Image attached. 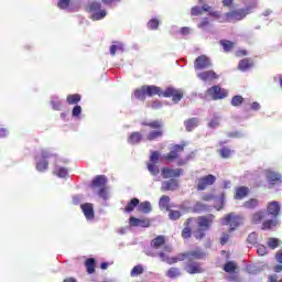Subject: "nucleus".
<instances>
[{
  "mask_svg": "<svg viewBox=\"0 0 282 282\" xmlns=\"http://www.w3.org/2000/svg\"><path fill=\"white\" fill-rule=\"evenodd\" d=\"M164 250L165 252L162 251L160 253L161 260L165 263H169L170 265H173V263H177V261H186V259L187 261H193L195 259H204V257H206V253H204V251L196 249L185 254H178L177 257L169 258V254L166 253L171 252L173 248L171 246H165Z\"/></svg>",
  "mask_w": 282,
  "mask_h": 282,
  "instance_id": "obj_1",
  "label": "nucleus"
},
{
  "mask_svg": "<svg viewBox=\"0 0 282 282\" xmlns=\"http://www.w3.org/2000/svg\"><path fill=\"white\" fill-rule=\"evenodd\" d=\"M147 96H163V98H171L173 102L177 104L182 98H184V93L180 89L173 87L166 88L165 91H162L161 87L158 86H145Z\"/></svg>",
  "mask_w": 282,
  "mask_h": 282,
  "instance_id": "obj_2",
  "label": "nucleus"
},
{
  "mask_svg": "<svg viewBox=\"0 0 282 282\" xmlns=\"http://www.w3.org/2000/svg\"><path fill=\"white\" fill-rule=\"evenodd\" d=\"M195 221L197 226L199 227L198 230L194 231L195 239H204L206 237L205 230H210V226H213V223L215 221V215L209 214L206 216H200L196 219L189 218L187 219V226H191Z\"/></svg>",
  "mask_w": 282,
  "mask_h": 282,
  "instance_id": "obj_3",
  "label": "nucleus"
},
{
  "mask_svg": "<svg viewBox=\"0 0 282 282\" xmlns=\"http://www.w3.org/2000/svg\"><path fill=\"white\" fill-rule=\"evenodd\" d=\"M221 226H229V232H232L243 224V218L235 213L227 214L220 219Z\"/></svg>",
  "mask_w": 282,
  "mask_h": 282,
  "instance_id": "obj_4",
  "label": "nucleus"
},
{
  "mask_svg": "<svg viewBox=\"0 0 282 282\" xmlns=\"http://www.w3.org/2000/svg\"><path fill=\"white\" fill-rule=\"evenodd\" d=\"M86 10L89 12L93 21H101V19L107 17V10L102 9L100 2H91L87 6Z\"/></svg>",
  "mask_w": 282,
  "mask_h": 282,
  "instance_id": "obj_5",
  "label": "nucleus"
},
{
  "mask_svg": "<svg viewBox=\"0 0 282 282\" xmlns=\"http://www.w3.org/2000/svg\"><path fill=\"white\" fill-rule=\"evenodd\" d=\"M250 14V7H247L246 9H239L236 11L227 12L225 14V21L228 23H237V21H242V19H246Z\"/></svg>",
  "mask_w": 282,
  "mask_h": 282,
  "instance_id": "obj_6",
  "label": "nucleus"
},
{
  "mask_svg": "<svg viewBox=\"0 0 282 282\" xmlns=\"http://www.w3.org/2000/svg\"><path fill=\"white\" fill-rule=\"evenodd\" d=\"M50 158H54V154H52L47 150H43L41 154L36 156L37 171L40 172L47 171V166H48L47 160H50Z\"/></svg>",
  "mask_w": 282,
  "mask_h": 282,
  "instance_id": "obj_7",
  "label": "nucleus"
},
{
  "mask_svg": "<svg viewBox=\"0 0 282 282\" xmlns=\"http://www.w3.org/2000/svg\"><path fill=\"white\" fill-rule=\"evenodd\" d=\"M226 96H228V90L219 86H213L206 93V97L212 98V100H221L226 98Z\"/></svg>",
  "mask_w": 282,
  "mask_h": 282,
  "instance_id": "obj_8",
  "label": "nucleus"
},
{
  "mask_svg": "<svg viewBox=\"0 0 282 282\" xmlns=\"http://www.w3.org/2000/svg\"><path fill=\"white\" fill-rule=\"evenodd\" d=\"M161 155L160 152L154 151L152 152L150 156V163H148V170L151 173V175H159L160 174V167L156 166L158 162H160Z\"/></svg>",
  "mask_w": 282,
  "mask_h": 282,
  "instance_id": "obj_9",
  "label": "nucleus"
},
{
  "mask_svg": "<svg viewBox=\"0 0 282 282\" xmlns=\"http://www.w3.org/2000/svg\"><path fill=\"white\" fill-rule=\"evenodd\" d=\"M203 10H204V12H209V17H214L215 19H219V12L213 11V8L208 4H204L203 8L193 7L191 12H192L193 17H197L202 13Z\"/></svg>",
  "mask_w": 282,
  "mask_h": 282,
  "instance_id": "obj_10",
  "label": "nucleus"
},
{
  "mask_svg": "<svg viewBox=\"0 0 282 282\" xmlns=\"http://www.w3.org/2000/svg\"><path fill=\"white\" fill-rule=\"evenodd\" d=\"M181 175H184L183 169L164 167L162 170V176L164 177V180H171V177H180Z\"/></svg>",
  "mask_w": 282,
  "mask_h": 282,
  "instance_id": "obj_11",
  "label": "nucleus"
},
{
  "mask_svg": "<svg viewBox=\"0 0 282 282\" xmlns=\"http://www.w3.org/2000/svg\"><path fill=\"white\" fill-rule=\"evenodd\" d=\"M216 180L217 178L213 174L199 178L197 183L198 191H205L207 186H212V184H215Z\"/></svg>",
  "mask_w": 282,
  "mask_h": 282,
  "instance_id": "obj_12",
  "label": "nucleus"
},
{
  "mask_svg": "<svg viewBox=\"0 0 282 282\" xmlns=\"http://www.w3.org/2000/svg\"><path fill=\"white\" fill-rule=\"evenodd\" d=\"M129 224L134 228H149V226H151V220L149 218H135L132 216L130 217Z\"/></svg>",
  "mask_w": 282,
  "mask_h": 282,
  "instance_id": "obj_13",
  "label": "nucleus"
},
{
  "mask_svg": "<svg viewBox=\"0 0 282 282\" xmlns=\"http://www.w3.org/2000/svg\"><path fill=\"white\" fill-rule=\"evenodd\" d=\"M210 59L205 55L198 56L194 62L195 69H206L207 67H210Z\"/></svg>",
  "mask_w": 282,
  "mask_h": 282,
  "instance_id": "obj_14",
  "label": "nucleus"
},
{
  "mask_svg": "<svg viewBox=\"0 0 282 282\" xmlns=\"http://www.w3.org/2000/svg\"><path fill=\"white\" fill-rule=\"evenodd\" d=\"M185 270L188 274H202V272H204V269L197 262L188 263Z\"/></svg>",
  "mask_w": 282,
  "mask_h": 282,
  "instance_id": "obj_15",
  "label": "nucleus"
},
{
  "mask_svg": "<svg viewBox=\"0 0 282 282\" xmlns=\"http://www.w3.org/2000/svg\"><path fill=\"white\" fill-rule=\"evenodd\" d=\"M86 219L88 221H91V219H94V205H91L90 203H86V204H83L80 206Z\"/></svg>",
  "mask_w": 282,
  "mask_h": 282,
  "instance_id": "obj_16",
  "label": "nucleus"
},
{
  "mask_svg": "<svg viewBox=\"0 0 282 282\" xmlns=\"http://www.w3.org/2000/svg\"><path fill=\"white\" fill-rule=\"evenodd\" d=\"M197 77L200 80H204L205 83H208L210 80H215V79L218 78L217 74L213 70H206V72H203V73H198Z\"/></svg>",
  "mask_w": 282,
  "mask_h": 282,
  "instance_id": "obj_17",
  "label": "nucleus"
},
{
  "mask_svg": "<svg viewBox=\"0 0 282 282\" xmlns=\"http://www.w3.org/2000/svg\"><path fill=\"white\" fill-rule=\"evenodd\" d=\"M184 151V145H174L171 152L165 156L166 160H177L180 158V153Z\"/></svg>",
  "mask_w": 282,
  "mask_h": 282,
  "instance_id": "obj_18",
  "label": "nucleus"
},
{
  "mask_svg": "<svg viewBox=\"0 0 282 282\" xmlns=\"http://www.w3.org/2000/svg\"><path fill=\"white\" fill-rule=\"evenodd\" d=\"M180 186V183H177V180H170L164 181L162 183V191H177V187Z\"/></svg>",
  "mask_w": 282,
  "mask_h": 282,
  "instance_id": "obj_19",
  "label": "nucleus"
},
{
  "mask_svg": "<svg viewBox=\"0 0 282 282\" xmlns=\"http://www.w3.org/2000/svg\"><path fill=\"white\" fill-rule=\"evenodd\" d=\"M281 210V205L279 204V202H271L268 205V213L269 215H272L273 217H278L279 213Z\"/></svg>",
  "mask_w": 282,
  "mask_h": 282,
  "instance_id": "obj_20",
  "label": "nucleus"
},
{
  "mask_svg": "<svg viewBox=\"0 0 282 282\" xmlns=\"http://www.w3.org/2000/svg\"><path fill=\"white\" fill-rule=\"evenodd\" d=\"M265 175L269 184H279V182H281V175L276 174V172L268 170L265 172Z\"/></svg>",
  "mask_w": 282,
  "mask_h": 282,
  "instance_id": "obj_21",
  "label": "nucleus"
},
{
  "mask_svg": "<svg viewBox=\"0 0 282 282\" xmlns=\"http://www.w3.org/2000/svg\"><path fill=\"white\" fill-rule=\"evenodd\" d=\"M106 184H107V177H105V175H98L93 181V186L95 188H102V186H105Z\"/></svg>",
  "mask_w": 282,
  "mask_h": 282,
  "instance_id": "obj_22",
  "label": "nucleus"
},
{
  "mask_svg": "<svg viewBox=\"0 0 282 282\" xmlns=\"http://www.w3.org/2000/svg\"><path fill=\"white\" fill-rule=\"evenodd\" d=\"M248 193H250V189L248 187L241 186L236 189V199H243V197H248Z\"/></svg>",
  "mask_w": 282,
  "mask_h": 282,
  "instance_id": "obj_23",
  "label": "nucleus"
},
{
  "mask_svg": "<svg viewBox=\"0 0 282 282\" xmlns=\"http://www.w3.org/2000/svg\"><path fill=\"white\" fill-rule=\"evenodd\" d=\"M171 203V197L163 195L160 198L159 206L161 210H169V204Z\"/></svg>",
  "mask_w": 282,
  "mask_h": 282,
  "instance_id": "obj_24",
  "label": "nucleus"
},
{
  "mask_svg": "<svg viewBox=\"0 0 282 282\" xmlns=\"http://www.w3.org/2000/svg\"><path fill=\"white\" fill-rule=\"evenodd\" d=\"M265 215H268L265 212H258L253 214L251 218L252 224H261V221L265 219Z\"/></svg>",
  "mask_w": 282,
  "mask_h": 282,
  "instance_id": "obj_25",
  "label": "nucleus"
},
{
  "mask_svg": "<svg viewBox=\"0 0 282 282\" xmlns=\"http://www.w3.org/2000/svg\"><path fill=\"white\" fill-rule=\"evenodd\" d=\"M166 276L169 279H177V276H182V271L178 268H171L167 270Z\"/></svg>",
  "mask_w": 282,
  "mask_h": 282,
  "instance_id": "obj_26",
  "label": "nucleus"
},
{
  "mask_svg": "<svg viewBox=\"0 0 282 282\" xmlns=\"http://www.w3.org/2000/svg\"><path fill=\"white\" fill-rule=\"evenodd\" d=\"M142 140V134L140 132H133L130 134L128 142L129 144H138Z\"/></svg>",
  "mask_w": 282,
  "mask_h": 282,
  "instance_id": "obj_27",
  "label": "nucleus"
},
{
  "mask_svg": "<svg viewBox=\"0 0 282 282\" xmlns=\"http://www.w3.org/2000/svg\"><path fill=\"white\" fill-rule=\"evenodd\" d=\"M86 268H87L88 274H94L96 272V270H95L96 260H94V259L86 260Z\"/></svg>",
  "mask_w": 282,
  "mask_h": 282,
  "instance_id": "obj_28",
  "label": "nucleus"
},
{
  "mask_svg": "<svg viewBox=\"0 0 282 282\" xmlns=\"http://www.w3.org/2000/svg\"><path fill=\"white\" fill-rule=\"evenodd\" d=\"M163 132L162 130H154L149 132V134L147 135V140L153 141V140H158V138H162Z\"/></svg>",
  "mask_w": 282,
  "mask_h": 282,
  "instance_id": "obj_29",
  "label": "nucleus"
},
{
  "mask_svg": "<svg viewBox=\"0 0 282 282\" xmlns=\"http://www.w3.org/2000/svg\"><path fill=\"white\" fill-rule=\"evenodd\" d=\"M238 67L241 72H246V69H250V67H252V62L246 58L241 59Z\"/></svg>",
  "mask_w": 282,
  "mask_h": 282,
  "instance_id": "obj_30",
  "label": "nucleus"
},
{
  "mask_svg": "<svg viewBox=\"0 0 282 282\" xmlns=\"http://www.w3.org/2000/svg\"><path fill=\"white\" fill-rule=\"evenodd\" d=\"M151 246L153 248H162L164 246V236H159L154 240H152Z\"/></svg>",
  "mask_w": 282,
  "mask_h": 282,
  "instance_id": "obj_31",
  "label": "nucleus"
},
{
  "mask_svg": "<svg viewBox=\"0 0 282 282\" xmlns=\"http://www.w3.org/2000/svg\"><path fill=\"white\" fill-rule=\"evenodd\" d=\"M134 97L138 98L139 100H144V98L147 97L145 86L141 87L140 89H137L134 91Z\"/></svg>",
  "mask_w": 282,
  "mask_h": 282,
  "instance_id": "obj_32",
  "label": "nucleus"
},
{
  "mask_svg": "<svg viewBox=\"0 0 282 282\" xmlns=\"http://www.w3.org/2000/svg\"><path fill=\"white\" fill-rule=\"evenodd\" d=\"M138 204H140V200L138 198H132L124 208L126 213H132L133 208H135Z\"/></svg>",
  "mask_w": 282,
  "mask_h": 282,
  "instance_id": "obj_33",
  "label": "nucleus"
},
{
  "mask_svg": "<svg viewBox=\"0 0 282 282\" xmlns=\"http://www.w3.org/2000/svg\"><path fill=\"white\" fill-rule=\"evenodd\" d=\"M197 124H199V121L195 118L185 121V127L188 131H193V129H195V127H197Z\"/></svg>",
  "mask_w": 282,
  "mask_h": 282,
  "instance_id": "obj_34",
  "label": "nucleus"
},
{
  "mask_svg": "<svg viewBox=\"0 0 282 282\" xmlns=\"http://www.w3.org/2000/svg\"><path fill=\"white\" fill-rule=\"evenodd\" d=\"M193 210H194V213H204V212L208 210V206L204 205L202 202H197L194 205Z\"/></svg>",
  "mask_w": 282,
  "mask_h": 282,
  "instance_id": "obj_35",
  "label": "nucleus"
},
{
  "mask_svg": "<svg viewBox=\"0 0 282 282\" xmlns=\"http://www.w3.org/2000/svg\"><path fill=\"white\" fill-rule=\"evenodd\" d=\"M139 210L141 213H151V203L150 202H143L139 205Z\"/></svg>",
  "mask_w": 282,
  "mask_h": 282,
  "instance_id": "obj_36",
  "label": "nucleus"
},
{
  "mask_svg": "<svg viewBox=\"0 0 282 282\" xmlns=\"http://www.w3.org/2000/svg\"><path fill=\"white\" fill-rule=\"evenodd\" d=\"M272 228H276L275 220H267L262 224V230H272Z\"/></svg>",
  "mask_w": 282,
  "mask_h": 282,
  "instance_id": "obj_37",
  "label": "nucleus"
},
{
  "mask_svg": "<svg viewBox=\"0 0 282 282\" xmlns=\"http://www.w3.org/2000/svg\"><path fill=\"white\" fill-rule=\"evenodd\" d=\"M67 102L68 105H77V102H80V95L78 94L69 95L67 97Z\"/></svg>",
  "mask_w": 282,
  "mask_h": 282,
  "instance_id": "obj_38",
  "label": "nucleus"
},
{
  "mask_svg": "<svg viewBox=\"0 0 282 282\" xmlns=\"http://www.w3.org/2000/svg\"><path fill=\"white\" fill-rule=\"evenodd\" d=\"M123 46L121 43H117L110 46V54L111 56H116V52H123Z\"/></svg>",
  "mask_w": 282,
  "mask_h": 282,
  "instance_id": "obj_39",
  "label": "nucleus"
},
{
  "mask_svg": "<svg viewBox=\"0 0 282 282\" xmlns=\"http://www.w3.org/2000/svg\"><path fill=\"white\" fill-rule=\"evenodd\" d=\"M279 243H281V240H279L278 238H269L268 240V246L272 250L279 248Z\"/></svg>",
  "mask_w": 282,
  "mask_h": 282,
  "instance_id": "obj_40",
  "label": "nucleus"
},
{
  "mask_svg": "<svg viewBox=\"0 0 282 282\" xmlns=\"http://www.w3.org/2000/svg\"><path fill=\"white\" fill-rule=\"evenodd\" d=\"M53 173L54 175H57V177H67V169L65 167H56Z\"/></svg>",
  "mask_w": 282,
  "mask_h": 282,
  "instance_id": "obj_41",
  "label": "nucleus"
},
{
  "mask_svg": "<svg viewBox=\"0 0 282 282\" xmlns=\"http://www.w3.org/2000/svg\"><path fill=\"white\" fill-rule=\"evenodd\" d=\"M231 105L232 107H239L240 105H243V97L239 95L232 97Z\"/></svg>",
  "mask_w": 282,
  "mask_h": 282,
  "instance_id": "obj_42",
  "label": "nucleus"
},
{
  "mask_svg": "<svg viewBox=\"0 0 282 282\" xmlns=\"http://www.w3.org/2000/svg\"><path fill=\"white\" fill-rule=\"evenodd\" d=\"M220 45H223L225 52H230L235 44L228 40H223L220 41Z\"/></svg>",
  "mask_w": 282,
  "mask_h": 282,
  "instance_id": "obj_43",
  "label": "nucleus"
},
{
  "mask_svg": "<svg viewBox=\"0 0 282 282\" xmlns=\"http://www.w3.org/2000/svg\"><path fill=\"white\" fill-rule=\"evenodd\" d=\"M225 272H235L237 270V264L232 261L227 262L224 268Z\"/></svg>",
  "mask_w": 282,
  "mask_h": 282,
  "instance_id": "obj_44",
  "label": "nucleus"
},
{
  "mask_svg": "<svg viewBox=\"0 0 282 282\" xmlns=\"http://www.w3.org/2000/svg\"><path fill=\"white\" fill-rule=\"evenodd\" d=\"M258 204H259V202L257 199L251 198L250 200L246 202L243 206H245V208L251 209V208H257Z\"/></svg>",
  "mask_w": 282,
  "mask_h": 282,
  "instance_id": "obj_45",
  "label": "nucleus"
},
{
  "mask_svg": "<svg viewBox=\"0 0 282 282\" xmlns=\"http://www.w3.org/2000/svg\"><path fill=\"white\" fill-rule=\"evenodd\" d=\"M144 272V269L142 265H135L131 271V276H138L139 274H142Z\"/></svg>",
  "mask_w": 282,
  "mask_h": 282,
  "instance_id": "obj_46",
  "label": "nucleus"
},
{
  "mask_svg": "<svg viewBox=\"0 0 282 282\" xmlns=\"http://www.w3.org/2000/svg\"><path fill=\"white\" fill-rule=\"evenodd\" d=\"M257 239H259V235H257V232H251L248 236L247 241L248 243H251L252 246H254V243H257Z\"/></svg>",
  "mask_w": 282,
  "mask_h": 282,
  "instance_id": "obj_47",
  "label": "nucleus"
},
{
  "mask_svg": "<svg viewBox=\"0 0 282 282\" xmlns=\"http://www.w3.org/2000/svg\"><path fill=\"white\" fill-rule=\"evenodd\" d=\"M145 127H150V129H160L162 127L161 121H152L143 123Z\"/></svg>",
  "mask_w": 282,
  "mask_h": 282,
  "instance_id": "obj_48",
  "label": "nucleus"
},
{
  "mask_svg": "<svg viewBox=\"0 0 282 282\" xmlns=\"http://www.w3.org/2000/svg\"><path fill=\"white\" fill-rule=\"evenodd\" d=\"M72 0H58V3H57V7L61 9V10H67V8H69V2Z\"/></svg>",
  "mask_w": 282,
  "mask_h": 282,
  "instance_id": "obj_49",
  "label": "nucleus"
},
{
  "mask_svg": "<svg viewBox=\"0 0 282 282\" xmlns=\"http://www.w3.org/2000/svg\"><path fill=\"white\" fill-rule=\"evenodd\" d=\"M169 217L170 219L175 221L176 219H180V217H182V214L178 210H170Z\"/></svg>",
  "mask_w": 282,
  "mask_h": 282,
  "instance_id": "obj_50",
  "label": "nucleus"
},
{
  "mask_svg": "<svg viewBox=\"0 0 282 282\" xmlns=\"http://www.w3.org/2000/svg\"><path fill=\"white\" fill-rule=\"evenodd\" d=\"M257 252L260 257H265V254H268V248H265V246H258L257 248Z\"/></svg>",
  "mask_w": 282,
  "mask_h": 282,
  "instance_id": "obj_51",
  "label": "nucleus"
},
{
  "mask_svg": "<svg viewBox=\"0 0 282 282\" xmlns=\"http://www.w3.org/2000/svg\"><path fill=\"white\" fill-rule=\"evenodd\" d=\"M158 25H160V21L153 19V20H150L149 23H148V28L150 30H158Z\"/></svg>",
  "mask_w": 282,
  "mask_h": 282,
  "instance_id": "obj_52",
  "label": "nucleus"
},
{
  "mask_svg": "<svg viewBox=\"0 0 282 282\" xmlns=\"http://www.w3.org/2000/svg\"><path fill=\"white\" fill-rule=\"evenodd\" d=\"M82 112H83V108L80 106H75L73 108V117L74 118H78V116H80Z\"/></svg>",
  "mask_w": 282,
  "mask_h": 282,
  "instance_id": "obj_53",
  "label": "nucleus"
},
{
  "mask_svg": "<svg viewBox=\"0 0 282 282\" xmlns=\"http://www.w3.org/2000/svg\"><path fill=\"white\" fill-rule=\"evenodd\" d=\"M232 154V151H230L229 149H227V148H223L221 150H220V155H221V158H228L229 155H231Z\"/></svg>",
  "mask_w": 282,
  "mask_h": 282,
  "instance_id": "obj_54",
  "label": "nucleus"
},
{
  "mask_svg": "<svg viewBox=\"0 0 282 282\" xmlns=\"http://www.w3.org/2000/svg\"><path fill=\"white\" fill-rule=\"evenodd\" d=\"M182 237L188 239L191 237V227H185L182 231Z\"/></svg>",
  "mask_w": 282,
  "mask_h": 282,
  "instance_id": "obj_55",
  "label": "nucleus"
},
{
  "mask_svg": "<svg viewBox=\"0 0 282 282\" xmlns=\"http://www.w3.org/2000/svg\"><path fill=\"white\" fill-rule=\"evenodd\" d=\"M51 102L53 105V109H55V110L61 109V101H58L57 98H53Z\"/></svg>",
  "mask_w": 282,
  "mask_h": 282,
  "instance_id": "obj_56",
  "label": "nucleus"
},
{
  "mask_svg": "<svg viewBox=\"0 0 282 282\" xmlns=\"http://www.w3.org/2000/svg\"><path fill=\"white\" fill-rule=\"evenodd\" d=\"M99 197H101L102 199H108L109 198V193L107 192V189L101 188L99 191Z\"/></svg>",
  "mask_w": 282,
  "mask_h": 282,
  "instance_id": "obj_57",
  "label": "nucleus"
},
{
  "mask_svg": "<svg viewBox=\"0 0 282 282\" xmlns=\"http://www.w3.org/2000/svg\"><path fill=\"white\" fill-rule=\"evenodd\" d=\"M219 124V119L218 118H215L213 119L210 122H209V127L210 129H217V126Z\"/></svg>",
  "mask_w": 282,
  "mask_h": 282,
  "instance_id": "obj_58",
  "label": "nucleus"
},
{
  "mask_svg": "<svg viewBox=\"0 0 282 282\" xmlns=\"http://www.w3.org/2000/svg\"><path fill=\"white\" fill-rule=\"evenodd\" d=\"M229 239H230V235L224 234L223 237L220 238L221 246H225V243H228Z\"/></svg>",
  "mask_w": 282,
  "mask_h": 282,
  "instance_id": "obj_59",
  "label": "nucleus"
},
{
  "mask_svg": "<svg viewBox=\"0 0 282 282\" xmlns=\"http://www.w3.org/2000/svg\"><path fill=\"white\" fill-rule=\"evenodd\" d=\"M275 259H276L278 263H282V250H280V251L276 253Z\"/></svg>",
  "mask_w": 282,
  "mask_h": 282,
  "instance_id": "obj_60",
  "label": "nucleus"
},
{
  "mask_svg": "<svg viewBox=\"0 0 282 282\" xmlns=\"http://www.w3.org/2000/svg\"><path fill=\"white\" fill-rule=\"evenodd\" d=\"M160 107H162V104L160 101H154L152 104V109H160Z\"/></svg>",
  "mask_w": 282,
  "mask_h": 282,
  "instance_id": "obj_61",
  "label": "nucleus"
},
{
  "mask_svg": "<svg viewBox=\"0 0 282 282\" xmlns=\"http://www.w3.org/2000/svg\"><path fill=\"white\" fill-rule=\"evenodd\" d=\"M6 135H8V130L6 129H0V138H6Z\"/></svg>",
  "mask_w": 282,
  "mask_h": 282,
  "instance_id": "obj_62",
  "label": "nucleus"
},
{
  "mask_svg": "<svg viewBox=\"0 0 282 282\" xmlns=\"http://www.w3.org/2000/svg\"><path fill=\"white\" fill-rule=\"evenodd\" d=\"M223 6H225L227 8L232 6V0H223Z\"/></svg>",
  "mask_w": 282,
  "mask_h": 282,
  "instance_id": "obj_63",
  "label": "nucleus"
},
{
  "mask_svg": "<svg viewBox=\"0 0 282 282\" xmlns=\"http://www.w3.org/2000/svg\"><path fill=\"white\" fill-rule=\"evenodd\" d=\"M269 282H282V280L276 281V275H270L269 276Z\"/></svg>",
  "mask_w": 282,
  "mask_h": 282,
  "instance_id": "obj_64",
  "label": "nucleus"
}]
</instances>
